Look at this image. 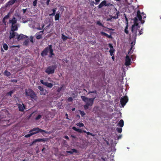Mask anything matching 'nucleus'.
Listing matches in <instances>:
<instances>
[{"instance_id":"5fc2aeb1","label":"nucleus","mask_w":161,"mask_h":161,"mask_svg":"<svg viewBox=\"0 0 161 161\" xmlns=\"http://www.w3.org/2000/svg\"><path fill=\"white\" fill-rule=\"evenodd\" d=\"M27 10V8L22 9V11H23V14H24L25 13V12Z\"/></svg>"},{"instance_id":"9d476101","label":"nucleus","mask_w":161,"mask_h":161,"mask_svg":"<svg viewBox=\"0 0 161 161\" xmlns=\"http://www.w3.org/2000/svg\"><path fill=\"white\" fill-rule=\"evenodd\" d=\"M40 82L43 85L49 88H51L53 86V84L51 83H48L47 82H45L43 80H41Z\"/></svg>"},{"instance_id":"58836bf2","label":"nucleus","mask_w":161,"mask_h":161,"mask_svg":"<svg viewBox=\"0 0 161 161\" xmlns=\"http://www.w3.org/2000/svg\"><path fill=\"white\" fill-rule=\"evenodd\" d=\"M37 0H35L33 3V5L34 7L36 6Z\"/></svg>"},{"instance_id":"cd10ccee","label":"nucleus","mask_w":161,"mask_h":161,"mask_svg":"<svg viewBox=\"0 0 161 161\" xmlns=\"http://www.w3.org/2000/svg\"><path fill=\"white\" fill-rule=\"evenodd\" d=\"M119 12L118 11L116 14L114 16H112V18L115 19H118L119 18Z\"/></svg>"},{"instance_id":"4468645a","label":"nucleus","mask_w":161,"mask_h":161,"mask_svg":"<svg viewBox=\"0 0 161 161\" xmlns=\"http://www.w3.org/2000/svg\"><path fill=\"white\" fill-rule=\"evenodd\" d=\"M17 19L15 17H14L12 19L9 20V23L10 24H11V25H15L17 23Z\"/></svg>"},{"instance_id":"6e6552de","label":"nucleus","mask_w":161,"mask_h":161,"mask_svg":"<svg viewBox=\"0 0 161 161\" xmlns=\"http://www.w3.org/2000/svg\"><path fill=\"white\" fill-rule=\"evenodd\" d=\"M128 101V98L127 96L122 97L120 101V104L121 105V107H124Z\"/></svg>"},{"instance_id":"2eb2a0df","label":"nucleus","mask_w":161,"mask_h":161,"mask_svg":"<svg viewBox=\"0 0 161 161\" xmlns=\"http://www.w3.org/2000/svg\"><path fill=\"white\" fill-rule=\"evenodd\" d=\"M47 138H38L35 139L33 142V143H34L37 142H45L46 141H47Z\"/></svg>"},{"instance_id":"09e8293b","label":"nucleus","mask_w":161,"mask_h":161,"mask_svg":"<svg viewBox=\"0 0 161 161\" xmlns=\"http://www.w3.org/2000/svg\"><path fill=\"white\" fill-rule=\"evenodd\" d=\"M97 24L100 26H103V25L102 23H101L99 21H97Z\"/></svg>"},{"instance_id":"412c9836","label":"nucleus","mask_w":161,"mask_h":161,"mask_svg":"<svg viewBox=\"0 0 161 161\" xmlns=\"http://www.w3.org/2000/svg\"><path fill=\"white\" fill-rule=\"evenodd\" d=\"M100 33L102 35L104 36L109 38L112 39L113 38V37L111 35H109L105 32L102 31L100 32Z\"/></svg>"},{"instance_id":"9b49d317","label":"nucleus","mask_w":161,"mask_h":161,"mask_svg":"<svg viewBox=\"0 0 161 161\" xmlns=\"http://www.w3.org/2000/svg\"><path fill=\"white\" fill-rule=\"evenodd\" d=\"M125 65L128 66L131 64V59L128 55H126L125 57Z\"/></svg>"},{"instance_id":"4c0bfd02","label":"nucleus","mask_w":161,"mask_h":161,"mask_svg":"<svg viewBox=\"0 0 161 161\" xmlns=\"http://www.w3.org/2000/svg\"><path fill=\"white\" fill-rule=\"evenodd\" d=\"M37 88L41 92H44L43 88L40 86H38Z\"/></svg>"},{"instance_id":"c9c22d12","label":"nucleus","mask_w":161,"mask_h":161,"mask_svg":"<svg viewBox=\"0 0 161 161\" xmlns=\"http://www.w3.org/2000/svg\"><path fill=\"white\" fill-rule=\"evenodd\" d=\"M10 13H8V14L3 17V19H8L10 17Z\"/></svg>"},{"instance_id":"864d4df0","label":"nucleus","mask_w":161,"mask_h":161,"mask_svg":"<svg viewBox=\"0 0 161 161\" xmlns=\"http://www.w3.org/2000/svg\"><path fill=\"white\" fill-rule=\"evenodd\" d=\"M11 82H17V80L16 79H13L11 80Z\"/></svg>"},{"instance_id":"f257e3e1","label":"nucleus","mask_w":161,"mask_h":161,"mask_svg":"<svg viewBox=\"0 0 161 161\" xmlns=\"http://www.w3.org/2000/svg\"><path fill=\"white\" fill-rule=\"evenodd\" d=\"M142 16L141 15V13L140 10H138L137 12V14L136 17H135L134 19V24L132 25L131 28V31L133 32L134 34V36H136V30L137 31L138 28H140V26L139 25L138 19L139 20H142Z\"/></svg>"},{"instance_id":"a878e982","label":"nucleus","mask_w":161,"mask_h":161,"mask_svg":"<svg viewBox=\"0 0 161 161\" xmlns=\"http://www.w3.org/2000/svg\"><path fill=\"white\" fill-rule=\"evenodd\" d=\"M62 38L64 41H65L69 38L68 36H66L63 34H62Z\"/></svg>"},{"instance_id":"bf43d9fd","label":"nucleus","mask_w":161,"mask_h":161,"mask_svg":"<svg viewBox=\"0 0 161 161\" xmlns=\"http://www.w3.org/2000/svg\"><path fill=\"white\" fill-rule=\"evenodd\" d=\"M50 0H47L46 2V4L48 6L49 5V2H50Z\"/></svg>"},{"instance_id":"4d7b16f0","label":"nucleus","mask_w":161,"mask_h":161,"mask_svg":"<svg viewBox=\"0 0 161 161\" xmlns=\"http://www.w3.org/2000/svg\"><path fill=\"white\" fill-rule=\"evenodd\" d=\"M64 138L67 140H69V137L67 136H65Z\"/></svg>"},{"instance_id":"2f4dec72","label":"nucleus","mask_w":161,"mask_h":161,"mask_svg":"<svg viewBox=\"0 0 161 161\" xmlns=\"http://www.w3.org/2000/svg\"><path fill=\"white\" fill-rule=\"evenodd\" d=\"M79 127H83L84 126V124L83 123L79 122L77 123L76 124Z\"/></svg>"},{"instance_id":"4be33fe9","label":"nucleus","mask_w":161,"mask_h":161,"mask_svg":"<svg viewBox=\"0 0 161 161\" xmlns=\"http://www.w3.org/2000/svg\"><path fill=\"white\" fill-rule=\"evenodd\" d=\"M78 152V151L75 149H72L71 151H67V153H70V154H72L74 153H77Z\"/></svg>"},{"instance_id":"13d9d810","label":"nucleus","mask_w":161,"mask_h":161,"mask_svg":"<svg viewBox=\"0 0 161 161\" xmlns=\"http://www.w3.org/2000/svg\"><path fill=\"white\" fill-rule=\"evenodd\" d=\"M30 41L31 42H33V37L32 36H31L30 37Z\"/></svg>"},{"instance_id":"39448f33","label":"nucleus","mask_w":161,"mask_h":161,"mask_svg":"<svg viewBox=\"0 0 161 161\" xmlns=\"http://www.w3.org/2000/svg\"><path fill=\"white\" fill-rule=\"evenodd\" d=\"M44 132L45 133H47V132L43 129L39 128L38 127H35L32 129L29 132H32V133H33V135H35L36 134H37L39 132Z\"/></svg>"},{"instance_id":"473e14b6","label":"nucleus","mask_w":161,"mask_h":161,"mask_svg":"<svg viewBox=\"0 0 161 161\" xmlns=\"http://www.w3.org/2000/svg\"><path fill=\"white\" fill-rule=\"evenodd\" d=\"M14 90L10 91V92H8L7 93V95H9L10 96H11L12 94L14 93Z\"/></svg>"},{"instance_id":"052dcab7","label":"nucleus","mask_w":161,"mask_h":161,"mask_svg":"<svg viewBox=\"0 0 161 161\" xmlns=\"http://www.w3.org/2000/svg\"><path fill=\"white\" fill-rule=\"evenodd\" d=\"M115 51V49H111V50H109V52L114 53V52Z\"/></svg>"},{"instance_id":"b1692460","label":"nucleus","mask_w":161,"mask_h":161,"mask_svg":"<svg viewBox=\"0 0 161 161\" xmlns=\"http://www.w3.org/2000/svg\"><path fill=\"white\" fill-rule=\"evenodd\" d=\"M60 17V12L57 13L55 16V20H58L59 19Z\"/></svg>"},{"instance_id":"69168bd1","label":"nucleus","mask_w":161,"mask_h":161,"mask_svg":"<svg viewBox=\"0 0 161 161\" xmlns=\"http://www.w3.org/2000/svg\"><path fill=\"white\" fill-rule=\"evenodd\" d=\"M140 21H141V23L142 24H143L144 23V22H145V21H144V20H142V19L141 20H140Z\"/></svg>"},{"instance_id":"dca6fc26","label":"nucleus","mask_w":161,"mask_h":161,"mask_svg":"<svg viewBox=\"0 0 161 161\" xmlns=\"http://www.w3.org/2000/svg\"><path fill=\"white\" fill-rule=\"evenodd\" d=\"M17 0H10L6 4V6H10L13 4L17 1Z\"/></svg>"},{"instance_id":"423d86ee","label":"nucleus","mask_w":161,"mask_h":161,"mask_svg":"<svg viewBox=\"0 0 161 161\" xmlns=\"http://www.w3.org/2000/svg\"><path fill=\"white\" fill-rule=\"evenodd\" d=\"M96 98V97H94L90 98L89 100L90 101L86 103V104L84 106V108L85 110H87L90 108H91L93 105L95 99Z\"/></svg>"},{"instance_id":"72a5a7b5","label":"nucleus","mask_w":161,"mask_h":161,"mask_svg":"<svg viewBox=\"0 0 161 161\" xmlns=\"http://www.w3.org/2000/svg\"><path fill=\"white\" fill-rule=\"evenodd\" d=\"M42 117V115L41 114H38L35 118V119L36 120H38L40 119Z\"/></svg>"},{"instance_id":"6e6d98bb","label":"nucleus","mask_w":161,"mask_h":161,"mask_svg":"<svg viewBox=\"0 0 161 161\" xmlns=\"http://www.w3.org/2000/svg\"><path fill=\"white\" fill-rule=\"evenodd\" d=\"M100 0H95V1L96 2V3H95V4L96 5H97L98 4V3H99Z\"/></svg>"},{"instance_id":"0eeeda50","label":"nucleus","mask_w":161,"mask_h":161,"mask_svg":"<svg viewBox=\"0 0 161 161\" xmlns=\"http://www.w3.org/2000/svg\"><path fill=\"white\" fill-rule=\"evenodd\" d=\"M72 129L79 132V133H82L83 132H84V133H86L87 135H90L92 136H95V135L92 134V133H91L90 132H87L85 130H82L81 129H78V128H77L75 127V126H73L72 127Z\"/></svg>"},{"instance_id":"de8ad7c7","label":"nucleus","mask_w":161,"mask_h":161,"mask_svg":"<svg viewBox=\"0 0 161 161\" xmlns=\"http://www.w3.org/2000/svg\"><path fill=\"white\" fill-rule=\"evenodd\" d=\"M62 87H59L58 89H57V92H60L61 91L62 89Z\"/></svg>"},{"instance_id":"e2e57ef3","label":"nucleus","mask_w":161,"mask_h":161,"mask_svg":"<svg viewBox=\"0 0 161 161\" xmlns=\"http://www.w3.org/2000/svg\"><path fill=\"white\" fill-rule=\"evenodd\" d=\"M126 26L125 29H128V24H126Z\"/></svg>"},{"instance_id":"8fccbe9b","label":"nucleus","mask_w":161,"mask_h":161,"mask_svg":"<svg viewBox=\"0 0 161 161\" xmlns=\"http://www.w3.org/2000/svg\"><path fill=\"white\" fill-rule=\"evenodd\" d=\"M141 14H142V16L143 17V19H144L146 18V14H145L144 13V12H142L141 13Z\"/></svg>"},{"instance_id":"7c9ffc66","label":"nucleus","mask_w":161,"mask_h":161,"mask_svg":"<svg viewBox=\"0 0 161 161\" xmlns=\"http://www.w3.org/2000/svg\"><path fill=\"white\" fill-rule=\"evenodd\" d=\"M139 28H138V29L137 30V31H139V33L137 34V35H138V36H139L140 35H141L143 33V32L142 31V29H141V30H139Z\"/></svg>"},{"instance_id":"f704fd0d","label":"nucleus","mask_w":161,"mask_h":161,"mask_svg":"<svg viewBox=\"0 0 161 161\" xmlns=\"http://www.w3.org/2000/svg\"><path fill=\"white\" fill-rule=\"evenodd\" d=\"M91 93H95L96 94V96L95 97H96L97 95V91L96 90H93L92 91H90L89 92L88 94H90Z\"/></svg>"},{"instance_id":"7ed1b4c3","label":"nucleus","mask_w":161,"mask_h":161,"mask_svg":"<svg viewBox=\"0 0 161 161\" xmlns=\"http://www.w3.org/2000/svg\"><path fill=\"white\" fill-rule=\"evenodd\" d=\"M25 93L26 96H29L31 98L35 100L37 99V97L35 92L32 89L29 88L25 90Z\"/></svg>"},{"instance_id":"aec40b11","label":"nucleus","mask_w":161,"mask_h":161,"mask_svg":"<svg viewBox=\"0 0 161 161\" xmlns=\"http://www.w3.org/2000/svg\"><path fill=\"white\" fill-rule=\"evenodd\" d=\"M18 107L19 109V111H24V109L25 108V106L24 104H19Z\"/></svg>"},{"instance_id":"c756f323","label":"nucleus","mask_w":161,"mask_h":161,"mask_svg":"<svg viewBox=\"0 0 161 161\" xmlns=\"http://www.w3.org/2000/svg\"><path fill=\"white\" fill-rule=\"evenodd\" d=\"M29 133H30L29 134L25 135V137L28 138V137H30V136H32L33 135V133H32V132H29Z\"/></svg>"},{"instance_id":"a18cd8bd","label":"nucleus","mask_w":161,"mask_h":161,"mask_svg":"<svg viewBox=\"0 0 161 161\" xmlns=\"http://www.w3.org/2000/svg\"><path fill=\"white\" fill-rule=\"evenodd\" d=\"M57 8H53L52 10V11H53V13H54L55 14L56 10L57 9Z\"/></svg>"},{"instance_id":"49530a36","label":"nucleus","mask_w":161,"mask_h":161,"mask_svg":"<svg viewBox=\"0 0 161 161\" xmlns=\"http://www.w3.org/2000/svg\"><path fill=\"white\" fill-rule=\"evenodd\" d=\"M2 22L4 24V25H7L6 22L5 21V19L3 18L2 20Z\"/></svg>"},{"instance_id":"0e129e2a","label":"nucleus","mask_w":161,"mask_h":161,"mask_svg":"<svg viewBox=\"0 0 161 161\" xmlns=\"http://www.w3.org/2000/svg\"><path fill=\"white\" fill-rule=\"evenodd\" d=\"M122 137V135H120L118 137V139H121Z\"/></svg>"},{"instance_id":"393cba45","label":"nucleus","mask_w":161,"mask_h":161,"mask_svg":"<svg viewBox=\"0 0 161 161\" xmlns=\"http://www.w3.org/2000/svg\"><path fill=\"white\" fill-rule=\"evenodd\" d=\"M3 74L4 75L8 77L11 75V73L10 72L7 71V70H6L4 72Z\"/></svg>"},{"instance_id":"603ef678","label":"nucleus","mask_w":161,"mask_h":161,"mask_svg":"<svg viewBox=\"0 0 161 161\" xmlns=\"http://www.w3.org/2000/svg\"><path fill=\"white\" fill-rule=\"evenodd\" d=\"M80 114L82 116H83L84 115H85V113H84V111H80Z\"/></svg>"},{"instance_id":"338daca9","label":"nucleus","mask_w":161,"mask_h":161,"mask_svg":"<svg viewBox=\"0 0 161 161\" xmlns=\"http://www.w3.org/2000/svg\"><path fill=\"white\" fill-rule=\"evenodd\" d=\"M55 14L53 13L52 14H50L49 15L50 16H54L55 15Z\"/></svg>"},{"instance_id":"20e7f679","label":"nucleus","mask_w":161,"mask_h":161,"mask_svg":"<svg viewBox=\"0 0 161 161\" xmlns=\"http://www.w3.org/2000/svg\"><path fill=\"white\" fill-rule=\"evenodd\" d=\"M57 67L56 65L49 66L46 69L45 72L48 75L53 74L54 73Z\"/></svg>"},{"instance_id":"e433bc0d","label":"nucleus","mask_w":161,"mask_h":161,"mask_svg":"<svg viewBox=\"0 0 161 161\" xmlns=\"http://www.w3.org/2000/svg\"><path fill=\"white\" fill-rule=\"evenodd\" d=\"M116 130L118 133H121L122 131V129L121 128H117Z\"/></svg>"},{"instance_id":"6ab92c4d","label":"nucleus","mask_w":161,"mask_h":161,"mask_svg":"<svg viewBox=\"0 0 161 161\" xmlns=\"http://www.w3.org/2000/svg\"><path fill=\"white\" fill-rule=\"evenodd\" d=\"M106 3V1L105 0H103L102 1L98 6V8H100L104 6H105Z\"/></svg>"},{"instance_id":"f03ea898","label":"nucleus","mask_w":161,"mask_h":161,"mask_svg":"<svg viewBox=\"0 0 161 161\" xmlns=\"http://www.w3.org/2000/svg\"><path fill=\"white\" fill-rule=\"evenodd\" d=\"M53 50L52 48V46L51 45H50L47 47L41 53V55L42 57H44L47 55L49 52V54L48 56L49 58H52L53 56L54 55L53 52Z\"/></svg>"},{"instance_id":"a19ab883","label":"nucleus","mask_w":161,"mask_h":161,"mask_svg":"<svg viewBox=\"0 0 161 161\" xmlns=\"http://www.w3.org/2000/svg\"><path fill=\"white\" fill-rule=\"evenodd\" d=\"M108 46L110 48V50L114 49L113 46L112 45L111 43H109L108 44Z\"/></svg>"},{"instance_id":"c03bdc74","label":"nucleus","mask_w":161,"mask_h":161,"mask_svg":"<svg viewBox=\"0 0 161 161\" xmlns=\"http://www.w3.org/2000/svg\"><path fill=\"white\" fill-rule=\"evenodd\" d=\"M73 100V99L72 97H69L68 99V102H72Z\"/></svg>"},{"instance_id":"37998d69","label":"nucleus","mask_w":161,"mask_h":161,"mask_svg":"<svg viewBox=\"0 0 161 161\" xmlns=\"http://www.w3.org/2000/svg\"><path fill=\"white\" fill-rule=\"evenodd\" d=\"M29 43V40H25L24 42V44L25 45H27Z\"/></svg>"},{"instance_id":"5701e85b","label":"nucleus","mask_w":161,"mask_h":161,"mask_svg":"<svg viewBox=\"0 0 161 161\" xmlns=\"http://www.w3.org/2000/svg\"><path fill=\"white\" fill-rule=\"evenodd\" d=\"M118 125L121 127L123 126L124 125V121L123 119H121L119 122Z\"/></svg>"},{"instance_id":"3c124183","label":"nucleus","mask_w":161,"mask_h":161,"mask_svg":"<svg viewBox=\"0 0 161 161\" xmlns=\"http://www.w3.org/2000/svg\"><path fill=\"white\" fill-rule=\"evenodd\" d=\"M124 32L127 34H128L129 33L128 29H125Z\"/></svg>"},{"instance_id":"ea45409f","label":"nucleus","mask_w":161,"mask_h":161,"mask_svg":"<svg viewBox=\"0 0 161 161\" xmlns=\"http://www.w3.org/2000/svg\"><path fill=\"white\" fill-rule=\"evenodd\" d=\"M113 6V4H111V3H107V2L106 1V3L105 4L106 7H110L112 6Z\"/></svg>"},{"instance_id":"774afa93","label":"nucleus","mask_w":161,"mask_h":161,"mask_svg":"<svg viewBox=\"0 0 161 161\" xmlns=\"http://www.w3.org/2000/svg\"><path fill=\"white\" fill-rule=\"evenodd\" d=\"M44 25H43V26H42V28H38V29L39 30H42L43 29V27H44Z\"/></svg>"},{"instance_id":"ddd939ff","label":"nucleus","mask_w":161,"mask_h":161,"mask_svg":"<svg viewBox=\"0 0 161 161\" xmlns=\"http://www.w3.org/2000/svg\"><path fill=\"white\" fill-rule=\"evenodd\" d=\"M16 36H17V38L18 41H20L23 38H25L27 37V36L22 34L19 35L18 33L17 34Z\"/></svg>"},{"instance_id":"f8f14e48","label":"nucleus","mask_w":161,"mask_h":161,"mask_svg":"<svg viewBox=\"0 0 161 161\" xmlns=\"http://www.w3.org/2000/svg\"><path fill=\"white\" fill-rule=\"evenodd\" d=\"M17 33L14 31H10V35L9 36V40H11L12 38H14Z\"/></svg>"},{"instance_id":"f3484780","label":"nucleus","mask_w":161,"mask_h":161,"mask_svg":"<svg viewBox=\"0 0 161 161\" xmlns=\"http://www.w3.org/2000/svg\"><path fill=\"white\" fill-rule=\"evenodd\" d=\"M18 30V27L17 24L11 25V31H17Z\"/></svg>"},{"instance_id":"c85d7f7f","label":"nucleus","mask_w":161,"mask_h":161,"mask_svg":"<svg viewBox=\"0 0 161 161\" xmlns=\"http://www.w3.org/2000/svg\"><path fill=\"white\" fill-rule=\"evenodd\" d=\"M36 38L37 39H40L42 38V35L41 34H38V33L36 34Z\"/></svg>"},{"instance_id":"1a4fd4ad","label":"nucleus","mask_w":161,"mask_h":161,"mask_svg":"<svg viewBox=\"0 0 161 161\" xmlns=\"http://www.w3.org/2000/svg\"><path fill=\"white\" fill-rule=\"evenodd\" d=\"M136 36H134V34L133 32H132V38L134 40V41H133L131 44V47L130 49V50H131L132 48H133L134 46L135 45L136 43V37L137 36V31H136Z\"/></svg>"},{"instance_id":"680f3d73","label":"nucleus","mask_w":161,"mask_h":161,"mask_svg":"<svg viewBox=\"0 0 161 161\" xmlns=\"http://www.w3.org/2000/svg\"><path fill=\"white\" fill-rule=\"evenodd\" d=\"M45 148H43L42 150V153H45Z\"/></svg>"},{"instance_id":"a211bd4d","label":"nucleus","mask_w":161,"mask_h":161,"mask_svg":"<svg viewBox=\"0 0 161 161\" xmlns=\"http://www.w3.org/2000/svg\"><path fill=\"white\" fill-rule=\"evenodd\" d=\"M80 97L82 100L85 103L90 101V100H89L90 98H87L86 96H81Z\"/></svg>"},{"instance_id":"bb28decb","label":"nucleus","mask_w":161,"mask_h":161,"mask_svg":"<svg viewBox=\"0 0 161 161\" xmlns=\"http://www.w3.org/2000/svg\"><path fill=\"white\" fill-rule=\"evenodd\" d=\"M3 47L5 50H7L8 49V47L6 43H4L3 44Z\"/></svg>"},{"instance_id":"79ce46f5","label":"nucleus","mask_w":161,"mask_h":161,"mask_svg":"<svg viewBox=\"0 0 161 161\" xmlns=\"http://www.w3.org/2000/svg\"><path fill=\"white\" fill-rule=\"evenodd\" d=\"M102 159L104 161H105L104 158H102ZM107 161H114L113 159L111 158H108L107 159Z\"/></svg>"}]
</instances>
